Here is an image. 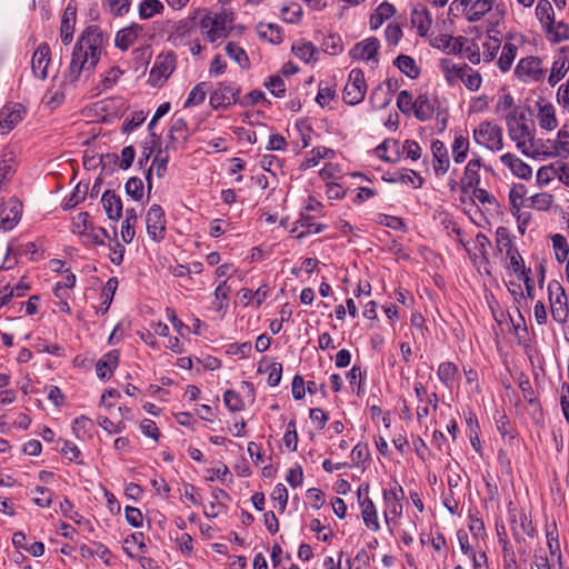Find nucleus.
Here are the masks:
<instances>
[{"instance_id": "obj_57", "label": "nucleus", "mask_w": 569, "mask_h": 569, "mask_svg": "<svg viewBox=\"0 0 569 569\" xmlns=\"http://www.w3.org/2000/svg\"><path fill=\"white\" fill-rule=\"evenodd\" d=\"M416 99L413 100L412 94L408 90H402L399 92L397 98V107L399 110L409 114L415 111Z\"/></svg>"}, {"instance_id": "obj_61", "label": "nucleus", "mask_w": 569, "mask_h": 569, "mask_svg": "<svg viewBox=\"0 0 569 569\" xmlns=\"http://www.w3.org/2000/svg\"><path fill=\"white\" fill-rule=\"evenodd\" d=\"M264 86L277 98H281L286 93V86L280 76H271L268 81L264 82Z\"/></svg>"}, {"instance_id": "obj_21", "label": "nucleus", "mask_w": 569, "mask_h": 569, "mask_svg": "<svg viewBox=\"0 0 569 569\" xmlns=\"http://www.w3.org/2000/svg\"><path fill=\"white\" fill-rule=\"evenodd\" d=\"M176 68L173 54L159 56L150 71V78L154 80L168 79Z\"/></svg>"}, {"instance_id": "obj_27", "label": "nucleus", "mask_w": 569, "mask_h": 569, "mask_svg": "<svg viewBox=\"0 0 569 569\" xmlns=\"http://www.w3.org/2000/svg\"><path fill=\"white\" fill-rule=\"evenodd\" d=\"M201 13V10H197L194 12V16L188 19H182L176 22L170 23L169 29V40L177 41L178 39H181L188 34L191 33L193 27H194V20L197 18V14Z\"/></svg>"}, {"instance_id": "obj_38", "label": "nucleus", "mask_w": 569, "mask_h": 569, "mask_svg": "<svg viewBox=\"0 0 569 569\" xmlns=\"http://www.w3.org/2000/svg\"><path fill=\"white\" fill-rule=\"evenodd\" d=\"M138 220V214L136 209L128 208L126 210V219L122 222L121 228V238L126 243H130L134 238V226Z\"/></svg>"}, {"instance_id": "obj_17", "label": "nucleus", "mask_w": 569, "mask_h": 569, "mask_svg": "<svg viewBox=\"0 0 569 569\" xmlns=\"http://www.w3.org/2000/svg\"><path fill=\"white\" fill-rule=\"evenodd\" d=\"M467 42L468 39L465 37L455 38L449 34H439L432 40L431 44L448 54H458L462 52L463 46Z\"/></svg>"}, {"instance_id": "obj_13", "label": "nucleus", "mask_w": 569, "mask_h": 569, "mask_svg": "<svg viewBox=\"0 0 569 569\" xmlns=\"http://www.w3.org/2000/svg\"><path fill=\"white\" fill-rule=\"evenodd\" d=\"M482 167V160L479 156L475 154V157L468 161L463 176L460 180V189L463 193H467L470 188H475L480 183V173L479 170Z\"/></svg>"}, {"instance_id": "obj_43", "label": "nucleus", "mask_w": 569, "mask_h": 569, "mask_svg": "<svg viewBox=\"0 0 569 569\" xmlns=\"http://www.w3.org/2000/svg\"><path fill=\"white\" fill-rule=\"evenodd\" d=\"M118 288V280L117 278H110L107 283H106V287L103 289V292L101 295V305L98 309V312H101L102 315H104L108 309L110 308V305L113 300V296H114V292Z\"/></svg>"}, {"instance_id": "obj_26", "label": "nucleus", "mask_w": 569, "mask_h": 569, "mask_svg": "<svg viewBox=\"0 0 569 569\" xmlns=\"http://www.w3.org/2000/svg\"><path fill=\"white\" fill-rule=\"evenodd\" d=\"M141 32L142 27L137 23L119 30L114 40L116 46L121 50H127L136 42Z\"/></svg>"}, {"instance_id": "obj_54", "label": "nucleus", "mask_w": 569, "mask_h": 569, "mask_svg": "<svg viewBox=\"0 0 569 569\" xmlns=\"http://www.w3.org/2000/svg\"><path fill=\"white\" fill-rule=\"evenodd\" d=\"M457 371H458V368L455 363L442 362L438 367L437 375L441 382L449 386L453 381V379L457 375Z\"/></svg>"}, {"instance_id": "obj_39", "label": "nucleus", "mask_w": 569, "mask_h": 569, "mask_svg": "<svg viewBox=\"0 0 569 569\" xmlns=\"http://www.w3.org/2000/svg\"><path fill=\"white\" fill-rule=\"evenodd\" d=\"M293 54L307 63L316 61L317 48L309 41L299 40L292 44Z\"/></svg>"}, {"instance_id": "obj_45", "label": "nucleus", "mask_w": 569, "mask_h": 569, "mask_svg": "<svg viewBox=\"0 0 569 569\" xmlns=\"http://www.w3.org/2000/svg\"><path fill=\"white\" fill-rule=\"evenodd\" d=\"M569 70V60L567 58H560L552 64L551 72L548 78V83L553 87L556 86Z\"/></svg>"}, {"instance_id": "obj_11", "label": "nucleus", "mask_w": 569, "mask_h": 569, "mask_svg": "<svg viewBox=\"0 0 569 569\" xmlns=\"http://www.w3.org/2000/svg\"><path fill=\"white\" fill-rule=\"evenodd\" d=\"M51 51L47 42L39 44L31 59V69L34 77L44 80L48 77V67L51 61Z\"/></svg>"}, {"instance_id": "obj_41", "label": "nucleus", "mask_w": 569, "mask_h": 569, "mask_svg": "<svg viewBox=\"0 0 569 569\" xmlns=\"http://www.w3.org/2000/svg\"><path fill=\"white\" fill-rule=\"evenodd\" d=\"M395 64L399 68L401 72H403L411 79H416L420 73V69L416 64V61L409 56H398L397 59L395 60Z\"/></svg>"}, {"instance_id": "obj_49", "label": "nucleus", "mask_w": 569, "mask_h": 569, "mask_svg": "<svg viewBox=\"0 0 569 569\" xmlns=\"http://www.w3.org/2000/svg\"><path fill=\"white\" fill-rule=\"evenodd\" d=\"M226 52L227 54L234 60L241 68L247 69L249 68V58L246 53V51L239 47L238 44L233 42H229L226 46Z\"/></svg>"}, {"instance_id": "obj_44", "label": "nucleus", "mask_w": 569, "mask_h": 569, "mask_svg": "<svg viewBox=\"0 0 569 569\" xmlns=\"http://www.w3.org/2000/svg\"><path fill=\"white\" fill-rule=\"evenodd\" d=\"M536 14L540 22L546 27H552V21L555 20V12L551 3L548 0H539L536 7Z\"/></svg>"}, {"instance_id": "obj_35", "label": "nucleus", "mask_w": 569, "mask_h": 569, "mask_svg": "<svg viewBox=\"0 0 569 569\" xmlns=\"http://www.w3.org/2000/svg\"><path fill=\"white\" fill-rule=\"evenodd\" d=\"M496 0H476L469 7L467 12V20L470 22L479 21L487 12L492 9Z\"/></svg>"}, {"instance_id": "obj_60", "label": "nucleus", "mask_w": 569, "mask_h": 569, "mask_svg": "<svg viewBox=\"0 0 569 569\" xmlns=\"http://www.w3.org/2000/svg\"><path fill=\"white\" fill-rule=\"evenodd\" d=\"M126 192L134 200H140L143 196V182L140 178L132 177L126 182Z\"/></svg>"}, {"instance_id": "obj_24", "label": "nucleus", "mask_w": 569, "mask_h": 569, "mask_svg": "<svg viewBox=\"0 0 569 569\" xmlns=\"http://www.w3.org/2000/svg\"><path fill=\"white\" fill-rule=\"evenodd\" d=\"M440 69L450 86H453L458 80L465 77L469 70L468 64H456L450 59H442L440 61Z\"/></svg>"}, {"instance_id": "obj_62", "label": "nucleus", "mask_w": 569, "mask_h": 569, "mask_svg": "<svg viewBox=\"0 0 569 569\" xmlns=\"http://www.w3.org/2000/svg\"><path fill=\"white\" fill-rule=\"evenodd\" d=\"M557 178V163L543 166L537 172V181L545 186Z\"/></svg>"}, {"instance_id": "obj_19", "label": "nucleus", "mask_w": 569, "mask_h": 569, "mask_svg": "<svg viewBox=\"0 0 569 569\" xmlns=\"http://www.w3.org/2000/svg\"><path fill=\"white\" fill-rule=\"evenodd\" d=\"M379 40L377 38H368L358 42L351 50L350 56L353 59L369 61L375 59L379 50Z\"/></svg>"}, {"instance_id": "obj_55", "label": "nucleus", "mask_w": 569, "mask_h": 569, "mask_svg": "<svg viewBox=\"0 0 569 569\" xmlns=\"http://www.w3.org/2000/svg\"><path fill=\"white\" fill-rule=\"evenodd\" d=\"M91 226L90 214L88 212H79L72 219V231L79 234L81 238L84 233H87Z\"/></svg>"}, {"instance_id": "obj_2", "label": "nucleus", "mask_w": 569, "mask_h": 569, "mask_svg": "<svg viewBox=\"0 0 569 569\" xmlns=\"http://www.w3.org/2000/svg\"><path fill=\"white\" fill-rule=\"evenodd\" d=\"M507 130L516 147L526 156L539 153L535 146V129L528 123L526 113L513 109L505 116Z\"/></svg>"}, {"instance_id": "obj_7", "label": "nucleus", "mask_w": 569, "mask_h": 569, "mask_svg": "<svg viewBox=\"0 0 569 569\" xmlns=\"http://www.w3.org/2000/svg\"><path fill=\"white\" fill-rule=\"evenodd\" d=\"M240 87L232 82H220L210 96L213 109L228 108L239 100Z\"/></svg>"}, {"instance_id": "obj_14", "label": "nucleus", "mask_w": 569, "mask_h": 569, "mask_svg": "<svg viewBox=\"0 0 569 569\" xmlns=\"http://www.w3.org/2000/svg\"><path fill=\"white\" fill-rule=\"evenodd\" d=\"M516 72L519 77L526 76L535 81H539L545 73L542 60L538 57L522 58L517 64Z\"/></svg>"}, {"instance_id": "obj_16", "label": "nucleus", "mask_w": 569, "mask_h": 569, "mask_svg": "<svg viewBox=\"0 0 569 569\" xmlns=\"http://www.w3.org/2000/svg\"><path fill=\"white\" fill-rule=\"evenodd\" d=\"M569 131L567 126H563L557 133V139L553 141L548 140L550 146H543L542 153L552 157H567L569 154Z\"/></svg>"}, {"instance_id": "obj_46", "label": "nucleus", "mask_w": 569, "mask_h": 569, "mask_svg": "<svg viewBox=\"0 0 569 569\" xmlns=\"http://www.w3.org/2000/svg\"><path fill=\"white\" fill-rule=\"evenodd\" d=\"M551 240L557 261L562 263L563 261L568 260L569 244L567 239L563 236L557 233L551 237Z\"/></svg>"}, {"instance_id": "obj_58", "label": "nucleus", "mask_w": 569, "mask_h": 569, "mask_svg": "<svg viewBox=\"0 0 569 569\" xmlns=\"http://www.w3.org/2000/svg\"><path fill=\"white\" fill-rule=\"evenodd\" d=\"M258 33L261 38L269 40L272 43L281 42L280 29L276 24H260Z\"/></svg>"}, {"instance_id": "obj_28", "label": "nucleus", "mask_w": 569, "mask_h": 569, "mask_svg": "<svg viewBox=\"0 0 569 569\" xmlns=\"http://www.w3.org/2000/svg\"><path fill=\"white\" fill-rule=\"evenodd\" d=\"M359 505L365 525L371 530L378 531L380 529V525L373 501L369 497H365L363 499H360Z\"/></svg>"}, {"instance_id": "obj_8", "label": "nucleus", "mask_w": 569, "mask_h": 569, "mask_svg": "<svg viewBox=\"0 0 569 569\" xmlns=\"http://www.w3.org/2000/svg\"><path fill=\"white\" fill-rule=\"evenodd\" d=\"M383 516L387 523L395 522L402 513L401 499L403 498V490L401 486L396 482V486L389 490H383Z\"/></svg>"}, {"instance_id": "obj_12", "label": "nucleus", "mask_w": 569, "mask_h": 569, "mask_svg": "<svg viewBox=\"0 0 569 569\" xmlns=\"http://www.w3.org/2000/svg\"><path fill=\"white\" fill-rule=\"evenodd\" d=\"M22 212V204L14 198L0 206V228L11 230L19 221Z\"/></svg>"}, {"instance_id": "obj_51", "label": "nucleus", "mask_w": 569, "mask_h": 569, "mask_svg": "<svg viewBox=\"0 0 569 569\" xmlns=\"http://www.w3.org/2000/svg\"><path fill=\"white\" fill-rule=\"evenodd\" d=\"M207 82L198 83L189 93L183 107L189 108L202 103L207 96Z\"/></svg>"}, {"instance_id": "obj_63", "label": "nucleus", "mask_w": 569, "mask_h": 569, "mask_svg": "<svg viewBox=\"0 0 569 569\" xmlns=\"http://www.w3.org/2000/svg\"><path fill=\"white\" fill-rule=\"evenodd\" d=\"M223 401L227 408L232 411H240L243 408V401L241 397L233 390H227L223 395Z\"/></svg>"}, {"instance_id": "obj_56", "label": "nucleus", "mask_w": 569, "mask_h": 569, "mask_svg": "<svg viewBox=\"0 0 569 569\" xmlns=\"http://www.w3.org/2000/svg\"><path fill=\"white\" fill-rule=\"evenodd\" d=\"M131 0H103V7L113 16H123L130 9Z\"/></svg>"}, {"instance_id": "obj_53", "label": "nucleus", "mask_w": 569, "mask_h": 569, "mask_svg": "<svg viewBox=\"0 0 569 569\" xmlns=\"http://www.w3.org/2000/svg\"><path fill=\"white\" fill-rule=\"evenodd\" d=\"M500 47H501L500 39L497 37L489 36L486 39V41L482 43L485 61L486 62L492 61L496 58L497 52L499 51Z\"/></svg>"}, {"instance_id": "obj_10", "label": "nucleus", "mask_w": 569, "mask_h": 569, "mask_svg": "<svg viewBox=\"0 0 569 569\" xmlns=\"http://www.w3.org/2000/svg\"><path fill=\"white\" fill-rule=\"evenodd\" d=\"M26 109L20 103H9L0 110V133L10 132L24 117Z\"/></svg>"}, {"instance_id": "obj_4", "label": "nucleus", "mask_w": 569, "mask_h": 569, "mask_svg": "<svg viewBox=\"0 0 569 569\" xmlns=\"http://www.w3.org/2000/svg\"><path fill=\"white\" fill-rule=\"evenodd\" d=\"M549 302L552 319L559 325H563L569 319V302L567 293L557 280L548 283Z\"/></svg>"}, {"instance_id": "obj_36", "label": "nucleus", "mask_w": 569, "mask_h": 569, "mask_svg": "<svg viewBox=\"0 0 569 569\" xmlns=\"http://www.w3.org/2000/svg\"><path fill=\"white\" fill-rule=\"evenodd\" d=\"M79 552L83 558L98 557L109 565L110 551L109 549L99 542H93L91 546L82 545L79 548Z\"/></svg>"}, {"instance_id": "obj_50", "label": "nucleus", "mask_w": 569, "mask_h": 569, "mask_svg": "<svg viewBox=\"0 0 569 569\" xmlns=\"http://www.w3.org/2000/svg\"><path fill=\"white\" fill-rule=\"evenodd\" d=\"M186 130L187 123L183 119L174 120L169 131L170 144L166 147V150H168L169 148H174V143L179 139L187 140V134L184 133Z\"/></svg>"}, {"instance_id": "obj_52", "label": "nucleus", "mask_w": 569, "mask_h": 569, "mask_svg": "<svg viewBox=\"0 0 569 569\" xmlns=\"http://www.w3.org/2000/svg\"><path fill=\"white\" fill-rule=\"evenodd\" d=\"M507 256L510 259L511 269L513 270L515 273L518 274V277L523 276L526 273H530V269H526L523 259L516 248L509 247L507 250Z\"/></svg>"}, {"instance_id": "obj_47", "label": "nucleus", "mask_w": 569, "mask_h": 569, "mask_svg": "<svg viewBox=\"0 0 569 569\" xmlns=\"http://www.w3.org/2000/svg\"><path fill=\"white\" fill-rule=\"evenodd\" d=\"M545 30L549 34V37L551 38V40L553 42L559 43L563 40L569 39V24H567L562 21L555 23V20H553L552 27L551 26L546 27Z\"/></svg>"}, {"instance_id": "obj_30", "label": "nucleus", "mask_w": 569, "mask_h": 569, "mask_svg": "<svg viewBox=\"0 0 569 569\" xmlns=\"http://www.w3.org/2000/svg\"><path fill=\"white\" fill-rule=\"evenodd\" d=\"M76 23V9L68 6L63 12L60 27V38L64 44L72 41Z\"/></svg>"}, {"instance_id": "obj_9", "label": "nucleus", "mask_w": 569, "mask_h": 569, "mask_svg": "<svg viewBox=\"0 0 569 569\" xmlns=\"http://www.w3.org/2000/svg\"><path fill=\"white\" fill-rule=\"evenodd\" d=\"M148 234L154 241H160L166 234L164 211L159 204H152L146 216Z\"/></svg>"}, {"instance_id": "obj_29", "label": "nucleus", "mask_w": 569, "mask_h": 569, "mask_svg": "<svg viewBox=\"0 0 569 569\" xmlns=\"http://www.w3.org/2000/svg\"><path fill=\"white\" fill-rule=\"evenodd\" d=\"M119 362V352L112 350L106 353L96 365L97 376L100 379H108L112 375L113 369L117 368Z\"/></svg>"}, {"instance_id": "obj_31", "label": "nucleus", "mask_w": 569, "mask_h": 569, "mask_svg": "<svg viewBox=\"0 0 569 569\" xmlns=\"http://www.w3.org/2000/svg\"><path fill=\"white\" fill-rule=\"evenodd\" d=\"M411 23L417 28L419 36H427L432 24L430 12L426 8H415L411 12Z\"/></svg>"}, {"instance_id": "obj_33", "label": "nucleus", "mask_w": 569, "mask_h": 569, "mask_svg": "<svg viewBox=\"0 0 569 569\" xmlns=\"http://www.w3.org/2000/svg\"><path fill=\"white\" fill-rule=\"evenodd\" d=\"M168 161H169L168 154H163L162 149L159 148L157 151V154L152 161V166L148 169L147 174H146V179H147V183H148V192H150L151 188H152V181H151L152 170L154 169L158 178H162L167 171Z\"/></svg>"}, {"instance_id": "obj_1", "label": "nucleus", "mask_w": 569, "mask_h": 569, "mask_svg": "<svg viewBox=\"0 0 569 569\" xmlns=\"http://www.w3.org/2000/svg\"><path fill=\"white\" fill-rule=\"evenodd\" d=\"M107 38L98 26H89L78 39L68 71L70 82H77L84 74L89 77L98 64Z\"/></svg>"}, {"instance_id": "obj_15", "label": "nucleus", "mask_w": 569, "mask_h": 569, "mask_svg": "<svg viewBox=\"0 0 569 569\" xmlns=\"http://www.w3.org/2000/svg\"><path fill=\"white\" fill-rule=\"evenodd\" d=\"M432 168L436 176H443L450 167L448 150L440 140H433L431 143Z\"/></svg>"}, {"instance_id": "obj_64", "label": "nucleus", "mask_w": 569, "mask_h": 569, "mask_svg": "<svg viewBox=\"0 0 569 569\" xmlns=\"http://www.w3.org/2000/svg\"><path fill=\"white\" fill-rule=\"evenodd\" d=\"M526 192V187L522 183H517L510 189L509 200L513 209H520Z\"/></svg>"}, {"instance_id": "obj_34", "label": "nucleus", "mask_w": 569, "mask_h": 569, "mask_svg": "<svg viewBox=\"0 0 569 569\" xmlns=\"http://www.w3.org/2000/svg\"><path fill=\"white\" fill-rule=\"evenodd\" d=\"M395 13L396 8L391 3L387 1L380 3L370 17V28L373 30L378 29L379 27L382 26V23L386 20L390 19Z\"/></svg>"}, {"instance_id": "obj_59", "label": "nucleus", "mask_w": 569, "mask_h": 569, "mask_svg": "<svg viewBox=\"0 0 569 569\" xmlns=\"http://www.w3.org/2000/svg\"><path fill=\"white\" fill-rule=\"evenodd\" d=\"M108 237V232L103 228H94L91 226L87 233L82 236L84 243L103 244L104 238Z\"/></svg>"}, {"instance_id": "obj_5", "label": "nucleus", "mask_w": 569, "mask_h": 569, "mask_svg": "<svg viewBox=\"0 0 569 569\" xmlns=\"http://www.w3.org/2000/svg\"><path fill=\"white\" fill-rule=\"evenodd\" d=\"M472 136L476 143L491 151H499L503 148L502 129L491 121L480 122L475 128Z\"/></svg>"}, {"instance_id": "obj_20", "label": "nucleus", "mask_w": 569, "mask_h": 569, "mask_svg": "<svg viewBox=\"0 0 569 569\" xmlns=\"http://www.w3.org/2000/svg\"><path fill=\"white\" fill-rule=\"evenodd\" d=\"M537 109V120L539 127L548 131L556 129L558 126V120L556 117L555 107L549 102L538 101Z\"/></svg>"}, {"instance_id": "obj_23", "label": "nucleus", "mask_w": 569, "mask_h": 569, "mask_svg": "<svg viewBox=\"0 0 569 569\" xmlns=\"http://www.w3.org/2000/svg\"><path fill=\"white\" fill-rule=\"evenodd\" d=\"M101 202L109 219L118 221L122 216V201L113 191L103 192Z\"/></svg>"}, {"instance_id": "obj_32", "label": "nucleus", "mask_w": 569, "mask_h": 569, "mask_svg": "<svg viewBox=\"0 0 569 569\" xmlns=\"http://www.w3.org/2000/svg\"><path fill=\"white\" fill-rule=\"evenodd\" d=\"M391 101V81L387 80L385 83L375 88L370 94V102L378 109L387 107Z\"/></svg>"}, {"instance_id": "obj_18", "label": "nucleus", "mask_w": 569, "mask_h": 569, "mask_svg": "<svg viewBox=\"0 0 569 569\" xmlns=\"http://www.w3.org/2000/svg\"><path fill=\"white\" fill-rule=\"evenodd\" d=\"M16 153L12 148L7 147L0 153V191L4 189L14 173Z\"/></svg>"}, {"instance_id": "obj_25", "label": "nucleus", "mask_w": 569, "mask_h": 569, "mask_svg": "<svg viewBox=\"0 0 569 569\" xmlns=\"http://www.w3.org/2000/svg\"><path fill=\"white\" fill-rule=\"evenodd\" d=\"M435 99H431L427 93H420L416 98L415 117L420 121H428L435 113Z\"/></svg>"}, {"instance_id": "obj_42", "label": "nucleus", "mask_w": 569, "mask_h": 569, "mask_svg": "<svg viewBox=\"0 0 569 569\" xmlns=\"http://www.w3.org/2000/svg\"><path fill=\"white\" fill-rule=\"evenodd\" d=\"M517 51L518 48L516 44L510 42L505 43L498 60V66L502 72H506L511 68L513 60L516 59Z\"/></svg>"}, {"instance_id": "obj_37", "label": "nucleus", "mask_w": 569, "mask_h": 569, "mask_svg": "<svg viewBox=\"0 0 569 569\" xmlns=\"http://www.w3.org/2000/svg\"><path fill=\"white\" fill-rule=\"evenodd\" d=\"M335 152L332 149L327 147H317L313 148L305 159V161L300 164V169L306 170L311 167H316L321 159L333 157Z\"/></svg>"}, {"instance_id": "obj_40", "label": "nucleus", "mask_w": 569, "mask_h": 569, "mask_svg": "<svg viewBox=\"0 0 569 569\" xmlns=\"http://www.w3.org/2000/svg\"><path fill=\"white\" fill-rule=\"evenodd\" d=\"M469 140L462 134L455 136L451 151L452 158L456 163H462L466 161L468 152H469Z\"/></svg>"}, {"instance_id": "obj_3", "label": "nucleus", "mask_w": 569, "mask_h": 569, "mask_svg": "<svg viewBox=\"0 0 569 569\" xmlns=\"http://www.w3.org/2000/svg\"><path fill=\"white\" fill-rule=\"evenodd\" d=\"M233 23V12L227 8L206 11L199 21L202 33L210 42L228 37Z\"/></svg>"}, {"instance_id": "obj_48", "label": "nucleus", "mask_w": 569, "mask_h": 569, "mask_svg": "<svg viewBox=\"0 0 569 569\" xmlns=\"http://www.w3.org/2000/svg\"><path fill=\"white\" fill-rule=\"evenodd\" d=\"M164 9L160 0H142L139 4V14L142 19H149Z\"/></svg>"}, {"instance_id": "obj_22", "label": "nucleus", "mask_w": 569, "mask_h": 569, "mask_svg": "<svg viewBox=\"0 0 569 569\" xmlns=\"http://www.w3.org/2000/svg\"><path fill=\"white\" fill-rule=\"evenodd\" d=\"M501 162L508 167L511 172L520 179L528 180L532 176V169L520 158L512 153H505L500 157Z\"/></svg>"}, {"instance_id": "obj_6", "label": "nucleus", "mask_w": 569, "mask_h": 569, "mask_svg": "<svg viewBox=\"0 0 569 569\" xmlns=\"http://www.w3.org/2000/svg\"><path fill=\"white\" fill-rule=\"evenodd\" d=\"M367 89L363 71L357 68L352 69L343 89V101L350 106L360 103L365 99Z\"/></svg>"}]
</instances>
